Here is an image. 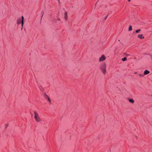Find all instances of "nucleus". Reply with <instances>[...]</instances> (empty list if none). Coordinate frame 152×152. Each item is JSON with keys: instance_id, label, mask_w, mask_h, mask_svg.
<instances>
[{"instance_id": "obj_6", "label": "nucleus", "mask_w": 152, "mask_h": 152, "mask_svg": "<svg viewBox=\"0 0 152 152\" xmlns=\"http://www.w3.org/2000/svg\"><path fill=\"white\" fill-rule=\"evenodd\" d=\"M137 37L140 39H142L144 38V37L142 34H139L138 35Z\"/></svg>"}, {"instance_id": "obj_10", "label": "nucleus", "mask_w": 152, "mask_h": 152, "mask_svg": "<svg viewBox=\"0 0 152 152\" xmlns=\"http://www.w3.org/2000/svg\"><path fill=\"white\" fill-rule=\"evenodd\" d=\"M132 26H130L129 27L128 30H129V31H132Z\"/></svg>"}, {"instance_id": "obj_1", "label": "nucleus", "mask_w": 152, "mask_h": 152, "mask_svg": "<svg viewBox=\"0 0 152 152\" xmlns=\"http://www.w3.org/2000/svg\"><path fill=\"white\" fill-rule=\"evenodd\" d=\"M106 65L105 63H101L100 66V69L104 75H105L106 73Z\"/></svg>"}, {"instance_id": "obj_8", "label": "nucleus", "mask_w": 152, "mask_h": 152, "mask_svg": "<svg viewBox=\"0 0 152 152\" xmlns=\"http://www.w3.org/2000/svg\"><path fill=\"white\" fill-rule=\"evenodd\" d=\"M64 18L66 20H67V12H64Z\"/></svg>"}, {"instance_id": "obj_16", "label": "nucleus", "mask_w": 152, "mask_h": 152, "mask_svg": "<svg viewBox=\"0 0 152 152\" xmlns=\"http://www.w3.org/2000/svg\"><path fill=\"white\" fill-rule=\"evenodd\" d=\"M107 17V16H106V17L105 18V20L106 19Z\"/></svg>"}, {"instance_id": "obj_17", "label": "nucleus", "mask_w": 152, "mask_h": 152, "mask_svg": "<svg viewBox=\"0 0 152 152\" xmlns=\"http://www.w3.org/2000/svg\"><path fill=\"white\" fill-rule=\"evenodd\" d=\"M38 121H40L39 119Z\"/></svg>"}, {"instance_id": "obj_13", "label": "nucleus", "mask_w": 152, "mask_h": 152, "mask_svg": "<svg viewBox=\"0 0 152 152\" xmlns=\"http://www.w3.org/2000/svg\"><path fill=\"white\" fill-rule=\"evenodd\" d=\"M140 31V29H138L136 31V32L137 33H139Z\"/></svg>"}, {"instance_id": "obj_9", "label": "nucleus", "mask_w": 152, "mask_h": 152, "mask_svg": "<svg viewBox=\"0 0 152 152\" xmlns=\"http://www.w3.org/2000/svg\"><path fill=\"white\" fill-rule=\"evenodd\" d=\"M150 72L147 70H145L144 72V74L145 75H146L149 73Z\"/></svg>"}, {"instance_id": "obj_15", "label": "nucleus", "mask_w": 152, "mask_h": 152, "mask_svg": "<svg viewBox=\"0 0 152 152\" xmlns=\"http://www.w3.org/2000/svg\"><path fill=\"white\" fill-rule=\"evenodd\" d=\"M137 72H134V74H137Z\"/></svg>"}, {"instance_id": "obj_7", "label": "nucleus", "mask_w": 152, "mask_h": 152, "mask_svg": "<svg viewBox=\"0 0 152 152\" xmlns=\"http://www.w3.org/2000/svg\"><path fill=\"white\" fill-rule=\"evenodd\" d=\"M128 100L132 104H134V100L132 99H129Z\"/></svg>"}, {"instance_id": "obj_5", "label": "nucleus", "mask_w": 152, "mask_h": 152, "mask_svg": "<svg viewBox=\"0 0 152 152\" xmlns=\"http://www.w3.org/2000/svg\"><path fill=\"white\" fill-rule=\"evenodd\" d=\"M34 118H35L36 120L37 121V122H38V118H38V114H37V112H35V111H34Z\"/></svg>"}, {"instance_id": "obj_11", "label": "nucleus", "mask_w": 152, "mask_h": 152, "mask_svg": "<svg viewBox=\"0 0 152 152\" xmlns=\"http://www.w3.org/2000/svg\"><path fill=\"white\" fill-rule=\"evenodd\" d=\"M39 89L41 91H43L44 90V88L42 86H40V87H39Z\"/></svg>"}, {"instance_id": "obj_14", "label": "nucleus", "mask_w": 152, "mask_h": 152, "mask_svg": "<svg viewBox=\"0 0 152 152\" xmlns=\"http://www.w3.org/2000/svg\"><path fill=\"white\" fill-rule=\"evenodd\" d=\"M142 75H141V74H139V76H140V77H141V76H142Z\"/></svg>"}, {"instance_id": "obj_4", "label": "nucleus", "mask_w": 152, "mask_h": 152, "mask_svg": "<svg viewBox=\"0 0 152 152\" xmlns=\"http://www.w3.org/2000/svg\"><path fill=\"white\" fill-rule=\"evenodd\" d=\"M106 58V57L104 55H102L99 58V61L101 62L105 60Z\"/></svg>"}, {"instance_id": "obj_2", "label": "nucleus", "mask_w": 152, "mask_h": 152, "mask_svg": "<svg viewBox=\"0 0 152 152\" xmlns=\"http://www.w3.org/2000/svg\"><path fill=\"white\" fill-rule=\"evenodd\" d=\"M17 24L18 25L20 24L21 23V29L22 30L24 24V17L23 16H22L21 19L20 18H18L17 20Z\"/></svg>"}, {"instance_id": "obj_12", "label": "nucleus", "mask_w": 152, "mask_h": 152, "mask_svg": "<svg viewBox=\"0 0 152 152\" xmlns=\"http://www.w3.org/2000/svg\"><path fill=\"white\" fill-rule=\"evenodd\" d=\"M127 60V58L126 57H125L122 59V60L123 61H126Z\"/></svg>"}, {"instance_id": "obj_18", "label": "nucleus", "mask_w": 152, "mask_h": 152, "mask_svg": "<svg viewBox=\"0 0 152 152\" xmlns=\"http://www.w3.org/2000/svg\"><path fill=\"white\" fill-rule=\"evenodd\" d=\"M7 126H8L7 125H6V127H7Z\"/></svg>"}, {"instance_id": "obj_3", "label": "nucleus", "mask_w": 152, "mask_h": 152, "mask_svg": "<svg viewBox=\"0 0 152 152\" xmlns=\"http://www.w3.org/2000/svg\"><path fill=\"white\" fill-rule=\"evenodd\" d=\"M44 97L45 99L47 100L48 102H49L50 104L51 103V101L48 95L45 93H44Z\"/></svg>"}, {"instance_id": "obj_19", "label": "nucleus", "mask_w": 152, "mask_h": 152, "mask_svg": "<svg viewBox=\"0 0 152 152\" xmlns=\"http://www.w3.org/2000/svg\"><path fill=\"white\" fill-rule=\"evenodd\" d=\"M130 1V0H129V1Z\"/></svg>"}]
</instances>
